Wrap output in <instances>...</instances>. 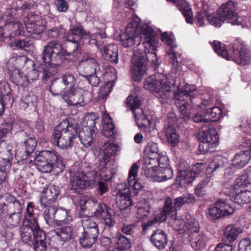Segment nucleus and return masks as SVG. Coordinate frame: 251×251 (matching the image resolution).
<instances>
[{
  "mask_svg": "<svg viewBox=\"0 0 251 251\" xmlns=\"http://www.w3.org/2000/svg\"><path fill=\"white\" fill-rule=\"evenodd\" d=\"M179 74L177 71H172L168 78L163 74L156 73L146 79L144 88L152 91L162 104L174 99L179 110L184 111L185 106L190 105L189 97L196 90V87L186 83L181 78Z\"/></svg>",
  "mask_w": 251,
  "mask_h": 251,
  "instance_id": "f257e3e1",
  "label": "nucleus"
},
{
  "mask_svg": "<svg viewBox=\"0 0 251 251\" xmlns=\"http://www.w3.org/2000/svg\"><path fill=\"white\" fill-rule=\"evenodd\" d=\"M119 148V146L115 143L105 142L102 147V154L99 164L92 170L89 164L86 162L74 164L70 169L71 190L79 194L81 190L93 186L99 177L104 176L109 159L116 154Z\"/></svg>",
  "mask_w": 251,
  "mask_h": 251,
  "instance_id": "f03ea898",
  "label": "nucleus"
},
{
  "mask_svg": "<svg viewBox=\"0 0 251 251\" xmlns=\"http://www.w3.org/2000/svg\"><path fill=\"white\" fill-rule=\"evenodd\" d=\"M143 37L142 45L145 50H134L132 55L131 63H156L158 61L155 51L158 42L156 33L151 26L145 25L143 28Z\"/></svg>",
  "mask_w": 251,
  "mask_h": 251,
  "instance_id": "7ed1b4c3",
  "label": "nucleus"
},
{
  "mask_svg": "<svg viewBox=\"0 0 251 251\" xmlns=\"http://www.w3.org/2000/svg\"><path fill=\"white\" fill-rule=\"evenodd\" d=\"M78 134L77 125L73 119L63 120L53 129V144L62 149H71Z\"/></svg>",
  "mask_w": 251,
  "mask_h": 251,
  "instance_id": "20e7f679",
  "label": "nucleus"
},
{
  "mask_svg": "<svg viewBox=\"0 0 251 251\" xmlns=\"http://www.w3.org/2000/svg\"><path fill=\"white\" fill-rule=\"evenodd\" d=\"M235 3L229 1L222 6V10L220 13L210 14L207 17V21L209 24L215 27H220L225 21L231 23L232 25H241L244 27L246 25L245 17L243 18L237 16L234 11L235 10Z\"/></svg>",
  "mask_w": 251,
  "mask_h": 251,
  "instance_id": "39448f33",
  "label": "nucleus"
},
{
  "mask_svg": "<svg viewBox=\"0 0 251 251\" xmlns=\"http://www.w3.org/2000/svg\"><path fill=\"white\" fill-rule=\"evenodd\" d=\"M34 164L39 171L43 173L50 172L55 167L62 172L65 167L62 157L49 151L40 152L34 159Z\"/></svg>",
  "mask_w": 251,
  "mask_h": 251,
  "instance_id": "423d86ee",
  "label": "nucleus"
},
{
  "mask_svg": "<svg viewBox=\"0 0 251 251\" xmlns=\"http://www.w3.org/2000/svg\"><path fill=\"white\" fill-rule=\"evenodd\" d=\"M82 225V227L77 233L79 243L83 248H90L99 235L98 225L90 218L83 220Z\"/></svg>",
  "mask_w": 251,
  "mask_h": 251,
  "instance_id": "0eeeda50",
  "label": "nucleus"
},
{
  "mask_svg": "<svg viewBox=\"0 0 251 251\" xmlns=\"http://www.w3.org/2000/svg\"><path fill=\"white\" fill-rule=\"evenodd\" d=\"M98 71L101 73L106 80L98 95V99L102 100L105 99L112 90L117 79L116 71L114 67L109 64H97L95 72Z\"/></svg>",
  "mask_w": 251,
  "mask_h": 251,
  "instance_id": "6e6552de",
  "label": "nucleus"
},
{
  "mask_svg": "<svg viewBox=\"0 0 251 251\" xmlns=\"http://www.w3.org/2000/svg\"><path fill=\"white\" fill-rule=\"evenodd\" d=\"M96 118L95 113H91L86 116L83 121L84 126L78 133V137L81 144L86 147L91 146L95 140Z\"/></svg>",
  "mask_w": 251,
  "mask_h": 251,
  "instance_id": "1a4fd4ad",
  "label": "nucleus"
},
{
  "mask_svg": "<svg viewBox=\"0 0 251 251\" xmlns=\"http://www.w3.org/2000/svg\"><path fill=\"white\" fill-rule=\"evenodd\" d=\"M96 39H91V44H95L100 50H103L101 55L106 61L111 63H117L118 61V50L115 44L105 45V39L102 37L101 34L96 35Z\"/></svg>",
  "mask_w": 251,
  "mask_h": 251,
  "instance_id": "9d476101",
  "label": "nucleus"
},
{
  "mask_svg": "<svg viewBox=\"0 0 251 251\" xmlns=\"http://www.w3.org/2000/svg\"><path fill=\"white\" fill-rule=\"evenodd\" d=\"M195 198L193 194L185 193L172 200L170 197L165 200V204L162 212L166 216L170 214H176V211L179 210L183 205L192 203L195 201Z\"/></svg>",
  "mask_w": 251,
  "mask_h": 251,
  "instance_id": "9b49d317",
  "label": "nucleus"
},
{
  "mask_svg": "<svg viewBox=\"0 0 251 251\" xmlns=\"http://www.w3.org/2000/svg\"><path fill=\"white\" fill-rule=\"evenodd\" d=\"M126 104L134 114L137 126L140 128L148 129L151 122L144 114L142 109L140 108V100L138 97L132 96H128L126 99Z\"/></svg>",
  "mask_w": 251,
  "mask_h": 251,
  "instance_id": "f8f14e48",
  "label": "nucleus"
},
{
  "mask_svg": "<svg viewBox=\"0 0 251 251\" xmlns=\"http://www.w3.org/2000/svg\"><path fill=\"white\" fill-rule=\"evenodd\" d=\"M66 40L74 44V50L73 53L75 55V52L81 49L80 41L81 38H92L90 33L84 29L83 26L79 23H76L71 25L69 29V33L65 37Z\"/></svg>",
  "mask_w": 251,
  "mask_h": 251,
  "instance_id": "ddd939ff",
  "label": "nucleus"
},
{
  "mask_svg": "<svg viewBox=\"0 0 251 251\" xmlns=\"http://www.w3.org/2000/svg\"><path fill=\"white\" fill-rule=\"evenodd\" d=\"M171 214L172 217L169 224L175 229L183 230L187 233L190 230L196 231L198 230V222L192 218L190 215H186L185 218L183 219L177 217L176 214Z\"/></svg>",
  "mask_w": 251,
  "mask_h": 251,
  "instance_id": "4468645a",
  "label": "nucleus"
},
{
  "mask_svg": "<svg viewBox=\"0 0 251 251\" xmlns=\"http://www.w3.org/2000/svg\"><path fill=\"white\" fill-rule=\"evenodd\" d=\"M228 199H220L208 209V214L212 219H218L222 217L231 215L235 208L227 202Z\"/></svg>",
  "mask_w": 251,
  "mask_h": 251,
  "instance_id": "2eb2a0df",
  "label": "nucleus"
},
{
  "mask_svg": "<svg viewBox=\"0 0 251 251\" xmlns=\"http://www.w3.org/2000/svg\"><path fill=\"white\" fill-rule=\"evenodd\" d=\"M21 204L16 198L9 194L0 196V215L21 213Z\"/></svg>",
  "mask_w": 251,
  "mask_h": 251,
  "instance_id": "dca6fc26",
  "label": "nucleus"
},
{
  "mask_svg": "<svg viewBox=\"0 0 251 251\" xmlns=\"http://www.w3.org/2000/svg\"><path fill=\"white\" fill-rule=\"evenodd\" d=\"M231 48L233 55L230 61L237 62L240 59L241 62H251V51L242 40L236 39L231 45Z\"/></svg>",
  "mask_w": 251,
  "mask_h": 251,
  "instance_id": "f3484780",
  "label": "nucleus"
},
{
  "mask_svg": "<svg viewBox=\"0 0 251 251\" xmlns=\"http://www.w3.org/2000/svg\"><path fill=\"white\" fill-rule=\"evenodd\" d=\"M190 106V105L185 106L184 111H179L181 114L182 118L186 121L191 120L196 123H202V128H203V126H208L209 124L205 111V109L201 107V109H196L195 112H192L188 111V108Z\"/></svg>",
  "mask_w": 251,
  "mask_h": 251,
  "instance_id": "a211bd4d",
  "label": "nucleus"
},
{
  "mask_svg": "<svg viewBox=\"0 0 251 251\" xmlns=\"http://www.w3.org/2000/svg\"><path fill=\"white\" fill-rule=\"evenodd\" d=\"M84 91L79 88L65 91L62 95V99L68 105L80 107L84 105L83 94Z\"/></svg>",
  "mask_w": 251,
  "mask_h": 251,
  "instance_id": "6ab92c4d",
  "label": "nucleus"
},
{
  "mask_svg": "<svg viewBox=\"0 0 251 251\" xmlns=\"http://www.w3.org/2000/svg\"><path fill=\"white\" fill-rule=\"evenodd\" d=\"M60 194L59 188L53 184L49 185L42 192L40 202L42 205L47 206L52 204L56 200Z\"/></svg>",
  "mask_w": 251,
  "mask_h": 251,
  "instance_id": "aec40b11",
  "label": "nucleus"
},
{
  "mask_svg": "<svg viewBox=\"0 0 251 251\" xmlns=\"http://www.w3.org/2000/svg\"><path fill=\"white\" fill-rule=\"evenodd\" d=\"M226 197L238 204L250 203L251 202V189L250 187L243 189L233 190L227 194Z\"/></svg>",
  "mask_w": 251,
  "mask_h": 251,
  "instance_id": "412c9836",
  "label": "nucleus"
},
{
  "mask_svg": "<svg viewBox=\"0 0 251 251\" xmlns=\"http://www.w3.org/2000/svg\"><path fill=\"white\" fill-rule=\"evenodd\" d=\"M38 228L32 224L29 223L27 221L23 222L20 228V235L22 241L28 245L33 243V240L36 237Z\"/></svg>",
  "mask_w": 251,
  "mask_h": 251,
  "instance_id": "4be33fe9",
  "label": "nucleus"
},
{
  "mask_svg": "<svg viewBox=\"0 0 251 251\" xmlns=\"http://www.w3.org/2000/svg\"><path fill=\"white\" fill-rule=\"evenodd\" d=\"M94 215L98 218L103 219L105 226L108 227H113L116 224L114 216L109 213L108 207L104 203L97 204Z\"/></svg>",
  "mask_w": 251,
  "mask_h": 251,
  "instance_id": "5701e85b",
  "label": "nucleus"
},
{
  "mask_svg": "<svg viewBox=\"0 0 251 251\" xmlns=\"http://www.w3.org/2000/svg\"><path fill=\"white\" fill-rule=\"evenodd\" d=\"M61 48L62 45L57 40L49 42L44 47L43 50L42 59L44 63H51L53 61V55H56Z\"/></svg>",
  "mask_w": 251,
  "mask_h": 251,
  "instance_id": "b1692460",
  "label": "nucleus"
},
{
  "mask_svg": "<svg viewBox=\"0 0 251 251\" xmlns=\"http://www.w3.org/2000/svg\"><path fill=\"white\" fill-rule=\"evenodd\" d=\"M243 232L242 229L233 225L226 226L223 230L222 240L224 243L231 244L238 238Z\"/></svg>",
  "mask_w": 251,
  "mask_h": 251,
  "instance_id": "393cba45",
  "label": "nucleus"
},
{
  "mask_svg": "<svg viewBox=\"0 0 251 251\" xmlns=\"http://www.w3.org/2000/svg\"><path fill=\"white\" fill-rule=\"evenodd\" d=\"M5 30L7 31L6 35H8V38L22 36L25 33L24 26L18 21L6 22L5 24Z\"/></svg>",
  "mask_w": 251,
  "mask_h": 251,
  "instance_id": "a878e982",
  "label": "nucleus"
},
{
  "mask_svg": "<svg viewBox=\"0 0 251 251\" xmlns=\"http://www.w3.org/2000/svg\"><path fill=\"white\" fill-rule=\"evenodd\" d=\"M13 146L11 144H7L3 141H0V163L2 165L11 166Z\"/></svg>",
  "mask_w": 251,
  "mask_h": 251,
  "instance_id": "bb28decb",
  "label": "nucleus"
},
{
  "mask_svg": "<svg viewBox=\"0 0 251 251\" xmlns=\"http://www.w3.org/2000/svg\"><path fill=\"white\" fill-rule=\"evenodd\" d=\"M161 40L168 46V48L166 49V51L168 58L170 60V63H176V62L178 63L176 55L173 50V49L176 47L174 38L170 36L167 32H164L161 35Z\"/></svg>",
  "mask_w": 251,
  "mask_h": 251,
  "instance_id": "cd10ccee",
  "label": "nucleus"
},
{
  "mask_svg": "<svg viewBox=\"0 0 251 251\" xmlns=\"http://www.w3.org/2000/svg\"><path fill=\"white\" fill-rule=\"evenodd\" d=\"M227 164L228 160L226 157L217 155L209 163L206 172L208 174H213V176L215 172H219Z\"/></svg>",
  "mask_w": 251,
  "mask_h": 251,
  "instance_id": "c85d7f7f",
  "label": "nucleus"
},
{
  "mask_svg": "<svg viewBox=\"0 0 251 251\" xmlns=\"http://www.w3.org/2000/svg\"><path fill=\"white\" fill-rule=\"evenodd\" d=\"M117 203L121 209H125L132 204L129 188L119 190L117 193Z\"/></svg>",
  "mask_w": 251,
  "mask_h": 251,
  "instance_id": "c756f323",
  "label": "nucleus"
},
{
  "mask_svg": "<svg viewBox=\"0 0 251 251\" xmlns=\"http://www.w3.org/2000/svg\"><path fill=\"white\" fill-rule=\"evenodd\" d=\"M151 241L156 248L163 250L168 243L167 234L161 229H156L152 234L151 237Z\"/></svg>",
  "mask_w": 251,
  "mask_h": 251,
  "instance_id": "7c9ffc66",
  "label": "nucleus"
},
{
  "mask_svg": "<svg viewBox=\"0 0 251 251\" xmlns=\"http://www.w3.org/2000/svg\"><path fill=\"white\" fill-rule=\"evenodd\" d=\"M198 231L199 230L196 231L190 230L187 233L190 237L189 241L191 245L195 250H200L204 248L207 241V238L202 234H198Z\"/></svg>",
  "mask_w": 251,
  "mask_h": 251,
  "instance_id": "2f4dec72",
  "label": "nucleus"
},
{
  "mask_svg": "<svg viewBox=\"0 0 251 251\" xmlns=\"http://www.w3.org/2000/svg\"><path fill=\"white\" fill-rule=\"evenodd\" d=\"M212 100L209 99L208 100H202L201 97H194L193 95H190L188 99V103L190 107L188 108V111L195 112L196 109H200L202 108H206L210 105L212 103Z\"/></svg>",
  "mask_w": 251,
  "mask_h": 251,
  "instance_id": "473e14b6",
  "label": "nucleus"
},
{
  "mask_svg": "<svg viewBox=\"0 0 251 251\" xmlns=\"http://www.w3.org/2000/svg\"><path fill=\"white\" fill-rule=\"evenodd\" d=\"M199 138L200 140L215 144L218 141V136L214 128L206 126L200 131Z\"/></svg>",
  "mask_w": 251,
  "mask_h": 251,
  "instance_id": "72a5a7b5",
  "label": "nucleus"
},
{
  "mask_svg": "<svg viewBox=\"0 0 251 251\" xmlns=\"http://www.w3.org/2000/svg\"><path fill=\"white\" fill-rule=\"evenodd\" d=\"M175 4L182 12L187 23L193 24V14L189 4L185 0H167Z\"/></svg>",
  "mask_w": 251,
  "mask_h": 251,
  "instance_id": "f704fd0d",
  "label": "nucleus"
},
{
  "mask_svg": "<svg viewBox=\"0 0 251 251\" xmlns=\"http://www.w3.org/2000/svg\"><path fill=\"white\" fill-rule=\"evenodd\" d=\"M139 166L137 163L131 166L128 173L127 183L128 185L133 189L139 191L142 188V185L137 179Z\"/></svg>",
  "mask_w": 251,
  "mask_h": 251,
  "instance_id": "c9c22d12",
  "label": "nucleus"
},
{
  "mask_svg": "<svg viewBox=\"0 0 251 251\" xmlns=\"http://www.w3.org/2000/svg\"><path fill=\"white\" fill-rule=\"evenodd\" d=\"M36 230L37 235L33 240V243L29 245L33 246L34 251H46L47 249V245L46 239V234L44 230L41 227L38 228Z\"/></svg>",
  "mask_w": 251,
  "mask_h": 251,
  "instance_id": "e433bc0d",
  "label": "nucleus"
},
{
  "mask_svg": "<svg viewBox=\"0 0 251 251\" xmlns=\"http://www.w3.org/2000/svg\"><path fill=\"white\" fill-rule=\"evenodd\" d=\"M55 227L70 223L73 219L70 214V211L65 208L56 207Z\"/></svg>",
  "mask_w": 251,
  "mask_h": 251,
  "instance_id": "4c0bfd02",
  "label": "nucleus"
},
{
  "mask_svg": "<svg viewBox=\"0 0 251 251\" xmlns=\"http://www.w3.org/2000/svg\"><path fill=\"white\" fill-rule=\"evenodd\" d=\"M146 156L144 159L146 165H151V161H156L155 157H158V145L154 142H150L148 144L145 149Z\"/></svg>",
  "mask_w": 251,
  "mask_h": 251,
  "instance_id": "58836bf2",
  "label": "nucleus"
},
{
  "mask_svg": "<svg viewBox=\"0 0 251 251\" xmlns=\"http://www.w3.org/2000/svg\"><path fill=\"white\" fill-rule=\"evenodd\" d=\"M251 159L249 151H242L237 153L232 160V165L237 168L245 167Z\"/></svg>",
  "mask_w": 251,
  "mask_h": 251,
  "instance_id": "ea45409f",
  "label": "nucleus"
},
{
  "mask_svg": "<svg viewBox=\"0 0 251 251\" xmlns=\"http://www.w3.org/2000/svg\"><path fill=\"white\" fill-rule=\"evenodd\" d=\"M35 210H36V209L34 203L33 202H28L23 222L27 221L29 223L32 224L34 227L35 226L38 228L40 227L36 218V214L34 212Z\"/></svg>",
  "mask_w": 251,
  "mask_h": 251,
  "instance_id": "a19ab883",
  "label": "nucleus"
},
{
  "mask_svg": "<svg viewBox=\"0 0 251 251\" xmlns=\"http://www.w3.org/2000/svg\"><path fill=\"white\" fill-rule=\"evenodd\" d=\"M145 25H144L142 26V34L140 36L139 35H129L128 34H125L124 35L123 38L121 39V42L124 47L126 48L132 47L135 45L138 46L140 44L142 39H143V28Z\"/></svg>",
  "mask_w": 251,
  "mask_h": 251,
  "instance_id": "79ce46f5",
  "label": "nucleus"
},
{
  "mask_svg": "<svg viewBox=\"0 0 251 251\" xmlns=\"http://www.w3.org/2000/svg\"><path fill=\"white\" fill-rule=\"evenodd\" d=\"M25 26L27 32L32 36L33 38L37 39L41 37L42 33L46 29L45 22L26 25Z\"/></svg>",
  "mask_w": 251,
  "mask_h": 251,
  "instance_id": "37998d69",
  "label": "nucleus"
},
{
  "mask_svg": "<svg viewBox=\"0 0 251 251\" xmlns=\"http://www.w3.org/2000/svg\"><path fill=\"white\" fill-rule=\"evenodd\" d=\"M147 71L146 64H132L130 73L132 79L135 81H139Z\"/></svg>",
  "mask_w": 251,
  "mask_h": 251,
  "instance_id": "c03bdc74",
  "label": "nucleus"
},
{
  "mask_svg": "<svg viewBox=\"0 0 251 251\" xmlns=\"http://www.w3.org/2000/svg\"><path fill=\"white\" fill-rule=\"evenodd\" d=\"M164 132L169 143L173 146L177 145L179 142L180 136L173 126L168 125L164 128Z\"/></svg>",
  "mask_w": 251,
  "mask_h": 251,
  "instance_id": "a18cd8bd",
  "label": "nucleus"
},
{
  "mask_svg": "<svg viewBox=\"0 0 251 251\" xmlns=\"http://www.w3.org/2000/svg\"><path fill=\"white\" fill-rule=\"evenodd\" d=\"M103 121L102 130V134L106 137H110L114 134L115 126L112 123V119L107 114H103Z\"/></svg>",
  "mask_w": 251,
  "mask_h": 251,
  "instance_id": "49530a36",
  "label": "nucleus"
},
{
  "mask_svg": "<svg viewBox=\"0 0 251 251\" xmlns=\"http://www.w3.org/2000/svg\"><path fill=\"white\" fill-rule=\"evenodd\" d=\"M47 207L43 213L44 218L49 226L55 227L56 224L55 222L56 206L54 204H51Z\"/></svg>",
  "mask_w": 251,
  "mask_h": 251,
  "instance_id": "de8ad7c7",
  "label": "nucleus"
},
{
  "mask_svg": "<svg viewBox=\"0 0 251 251\" xmlns=\"http://www.w3.org/2000/svg\"><path fill=\"white\" fill-rule=\"evenodd\" d=\"M0 216L4 224L9 227L17 226L21 221V213L6 214Z\"/></svg>",
  "mask_w": 251,
  "mask_h": 251,
  "instance_id": "09e8293b",
  "label": "nucleus"
},
{
  "mask_svg": "<svg viewBox=\"0 0 251 251\" xmlns=\"http://www.w3.org/2000/svg\"><path fill=\"white\" fill-rule=\"evenodd\" d=\"M38 68H40L43 74V79H47L57 73V64H38Z\"/></svg>",
  "mask_w": 251,
  "mask_h": 251,
  "instance_id": "8fccbe9b",
  "label": "nucleus"
},
{
  "mask_svg": "<svg viewBox=\"0 0 251 251\" xmlns=\"http://www.w3.org/2000/svg\"><path fill=\"white\" fill-rule=\"evenodd\" d=\"M167 219L166 215L162 212L160 214L157 215L154 218L148 221L147 223H143L142 225L143 234H145L147 231L151 229L156 224L165 221Z\"/></svg>",
  "mask_w": 251,
  "mask_h": 251,
  "instance_id": "3c124183",
  "label": "nucleus"
},
{
  "mask_svg": "<svg viewBox=\"0 0 251 251\" xmlns=\"http://www.w3.org/2000/svg\"><path fill=\"white\" fill-rule=\"evenodd\" d=\"M55 232L56 235L60 238V240L63 242L68 241L73 238V230L71 226L62 227L56 229Z\"/></svg>",
  "mask_w": 251,
  "mask_h": 251,
  "instance_id": "603ef678",
  "label": "nucleus"
},
{
  "mask_svg": "<svg viewBox=\"0 0 251 251\" xmlns=\"http://www.w3.org/2000/svg\"><path fill=\"white\" fill-rule=\"evenodd\" d=\"M61 78V81L65 86L64 92L72 90L75 88L76 80L72 74L66 73L62 76Z\"/></svg>",
  "mask_w": 251,
  "mask_h": 251,
  "instance_id": "864d4df0",
  "label": "nucleus"
},
{
  "mask_svg": "<svg viewBox=\"0 0 251 251\" xmlns=\"http://www.w3.org/2000/svg\"><path fill=\"white\" fill-rule=\"evenodd\" d=\"M13 44L17 48L25 50L26 48L31 49L34 47V42L29 36L16 39L13 42Z\"/></svg>",
  "mask_w": 251,
  "mask_h": 251,
  "instance_id": "5fc2aeb1",
  "label": "nucleus"
},
{
  "mask_svg": "<svg viewBox=\"0 0 251 251\" xmlns=\"http://www.w3.org/2000/svg\"><path fill=\"white\" fill-rule=\"evenodd\" d=\"M210 14V10L207 4L203 5L202 8L199 11L195 18L196 24L199 26L203 25L204 23V19L205 18L207 19Z\"/></svg>",
  "mask_w": 251,
  "mask_h": 251,
  "instance_id": "6e6d98bb",
  "label": "nucleus"
},
{
  "mask_svg": "<svg viewBox=\"0 0 251 251\" xmlns=\"http://www.w3.org/2000/svg\"><path fill=\"white\" fill-rule=\"evenodd\" d=\"M249 181L248 179V175L245 172L240 175L235 180L232 186V190L249 188Z\"/></svg>",
  "mask_w": 251,
  "mask_h": 251,
  "instance_id": "4d7b16f0",
  "label": "nucleus"
},
{
  "mask_svg": "<svg viewBox=\"0 0 251 251\" xmlns=\"http://www.w3.org/2000/svg\"><path fill=\"white\" fill-rule=\"evenodd\" d=\"M195 176L189 168L186 170H179V175L177 180L181 184H190L193 182Z\"/></svg>",
  "mask_w": 251,
  "mask_h": 251,
  "instance_id": "13d9d810",
  "label": "nucleus"
},
{
  "mask_svg": "<svg viewBox=\"0 0 251 251\" xmlns=\"http://www.w3.org/2000/svg\"><path fill=\"white\" fill-rule=\"evenodd\" d=\"M173 176V172L171 168L168 166L161 167L158 169V178L155 179L158 182H161L171 179Z\"/></svg>",
  "mask_w": 251,
  "mask_h": 251,
  "instance_id": "bf43d9fd",
  "label": "nucleus"
},
{
  "mask_svg": "<svg viewBox=\"0 0 251 251\" xmlns=\"http://www.w3.org/2000/svg\"><path fill=\"white\" fill-rule=\"evenodd\" d=\"M212 47L215 52L219 55L226 59V60L230 61L231 56H229L227 50L225 49V45L222 44L220 42L214 41L212 43Z\"/></svg>",
  "mask_w": 251,
  "mask_h": 251,
  "instance_id": "052dcab7",
  "label": "nucleus"
},
{
  "mask_svg": "<svg viewBox=\"0 0 251 251\" xmlns=\"http://www.w3.org/2000/svg\"><path fill=\"white\" fill-rule=\"evenodd\" d=\"M205 112L208 123L209 121H217L222 116V111L218 107H213L207 109Z\"/></svg>",
  "mask_w": 251,
  "mask_h": 251,
  "instance_id": "680f3d73",
  "label": "nucleus"
},
{
  "mask_svg": "<svg viewBox=\"0 0 251 251\" xmlns=\"http://www.w3.org/2000/svg\"><path fill=\"white\" fill-rule=\"evenodd\" d=\"M142 168L147 177L151 178L154 181H157V180H155V179L158 178V169H155L156 166H154L153 165H146L144 160Z\"/></svg>",
  "mask_w": 251,
  "mask_h": 251,
  "instance_id": "e2e57ef3",
  "label": "nucleus"
},
{
  "mask_svg": "<svg viewBox=\"0 0 251 251\" xmlns=\"http://www.w3.org/2000/svg\"><path fill=\"white\" fill-rule=\"evenodd\" d=\"M11 166L2 165L0 163V186L6 184L8 181V175L10 171Z\"/></svg>",
  "mask_w": 251,
  "mask_h": 251,
  "instance_id": "0e129e2a",
  "label": "nucleus"
},
{
  "mask_svg": "<svg viewBox=\"0 0 251 251\" xmlns=\"http://www.w3.org/2000/svg\"><path fill=\"white\" fill-rule=\"evenodd\" d=\"M95 199L93 200H87L85 198L81 197L79 204L80 208L79 215L81 217H86L88 215V214H85V212L87 210L89 205L95 203Z\"/></svg>",
  "mask_w": 251,
  "mask_h": 251,
  "instance_id": "69168bd1",
  "label": "nucleus"
},
{
  "mask_svg": "<svg viewBox=\"0 0 251 251\" xmlns=\"http://www.w3.org/2000/svg\"><path fill=\"white\" fill-rule=\"evenodd\" d=\"M61 81L57 82L54 81L52 82L49 91L53 96H62L63 94L62 92L63 91H64V87Z\"/></svg>",
  "mask_w": 251,
  "mask_h": 251,
  "instance_id": "338daca9",
  "label": "nucleus"
},
{
  "mask_svg": "<svg viewBox=\"0 0 251 251\" xmlns=\"http://www.w3.org/2000/svg\"><path fill=\"white\" fill-rule=\"evenodd\" d=\"M14 127L11 121H5L0 125V139L9 132H10Z\"/></svg>",
  "mask_w": 251,
  "mask_h": 251,
  "instance_id": "774afa93",
  "label": "nucleus"
}]
</instances>
